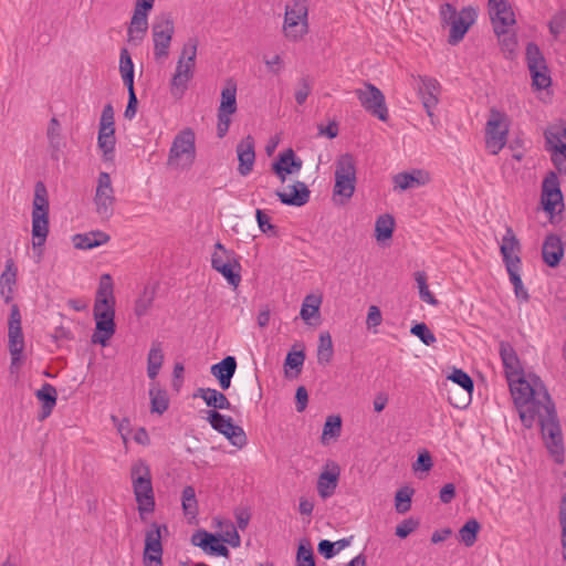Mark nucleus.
<instances>
[{
    "mask_svg": "<svg viewBox=\"0 0 566 566\" xmlns=\"http://www.w3.org/2000/svg\"><path fill=\"white\" fill-rule=\"evenodd\" d=\"M513 402L525 428H532L536 413L551 415L552 398L537 376L525 375L507 381Z\"/></svg>",
    "mask_w": 566,
    "mask_h": 566,
    "instance_id": "obj_1",
    "label": "nucleus"
},
{
    "mask_svg": "<svg viewBox=\"0 0 566 566\" xmlns=\"http://www.w3.org/2000/svg\"><path fill=\"white\" fill-rule=\"evenodd\" d=\"M49 233V201L46 189L42 182H38L34 189L32 210V247L38 261L43 254V245Z\"/></svg>",
    "mask_w": 566,
    "mask_h": 566,
    "instance_id": "obj_2",
    "label": "nucleus"
},
{
    "mask_svg": "<svg viewBox=\"0 0 566 566\" xmlns=\"http://www.w3.org/2000/svg\"><path fill=\"white\" fill-rule=\"evenodd\" d=\"M130 478L138 512L143 518L144 514L151 513L155 509L151 473L148 464L143 460L136 461L132 465Z\"/></svg>",
    "mask_w": 566,
    "mask_h": 566,
    "instance_id": "obj_3",
    "label": "nucleus"
},
{
    "mask_svg": "<svg viewBox=\"0 0 566 566\" xmlns=\"http://www.w3.org/2000/svg\"><path fill=\"white\" fill-rule=\"evenodd\" d=\"M356 189V161L353 155H340L335 163L334 200L339 205L347 202Z\"/></svg>",
    "mask_w": 566,
    "mask_h": 566,
    "instance_id": "obj_4",
    "label": "nucleus"
},
{
    "mask_svg": "<svg viewBox=\"0 0 566 566\" xmlns=\"http://www.w3.org/2000/svg\"><path fill=\"white\" fill-rule=\"evenodd\" d=\"M196 159V137L190 128L179 132L169 149L167 164L176 169H189Z\"/></svg>",
    "mask_w": 566,
    "mask_h": 566,
    "instance_id": "obj_5",
    "label": "nucleus"
},
{
    "mask_svg": "<svg viewBox=\"0 0 566 566\" xmlns=\"http://www.w3.org/2000/svg\"><path fill=\"white\" fill-rule=\"evenodd\" d=\"M308 8L305 0H292L285 6L283 32L286 39L296 42L308 32Z\"/></svg>",
    "mask_w": 566,
    "mask_h": 566,
    "instance_id": "obj_6",
    "label": "nucleus"
},
{
    "mask_svg": "<svg viewBox=\"0 0 566 566\" xmlns=\"http://www.w3.org/2000/svg\"><path fill=\"white\" fill-rule=\"evenodd\" d=\"M545 149L551 153V159L556 169L566 175V123L549 125L545 132Z\"/></svg>",
    "mask_w": 566,
    "mask_h": 566,
    "instance_id": "obj_7",
    "label": "nucleus"
},
{
    "mask_svg": "<svg viewBox=\"0 0 566 566\" xmlns=\"http://www.w3.org/2000/svg\"><path fill=\"white\" fill-rule=\"evenodd\" d=\"M21 313L17 304L11 305L10 315L8 319V343L9 352L11 355L10 370L14 373L19 368L24 349V337L21 326Z\"/></svg>",
    "mask_w": 566,
    "mask_h": 566,
    "instance_id": "obj_8",
    "label": "nucleus"
},
{
    "mask_svg": "<svg viewBox=\"0 0 566 566\" xmlns=\"http://www.w3.org/2000/svg\"><path fill=\"white\" fill-rule=\"evenodd\" d=\"M509 124L506 115L492 109L485 127V146L490 154H499L506 145Z\"/></svg>",
    "mask_w": 566,
    "mask_h": 566,
    "instance_id": "obj_9",
    "label": "nucleus"
},
{
    "mask_svg": "<svg viewBox=\"0 0 566 566\" xmlns=\"http://www.w3.org/2000/svg\"><path fill=\"white\" fill-rule=\"evenodd\" d=\"M541 424L543 437L546 440L548 451L555 457L557 463L564 461V447L560 428L556 421L555 406L551 415L536 413V420Z\"/></svg>",
    "mask_w": 566,
    "mask_h": 566,
    "instance_id": "obj_10",
    "label": "nucleus"
},
{
    "mask_svg": "<svg viewBox=\"0 0 566 566\" xmlns=\"http://www.w3.org/2000/svg\"><path fill=\"white\" fill-rule=\"evenodd\" d=\"M526 62L532 77V85L536 90H545L551 86L552 78L546 64V60L535 43H528L526 46Z\"/></svg>",
    "mask_w": 566,
    "mask_h": 566,
    "instance_id": "obj_11",
    "label": "nucleus"
},
{
    "mask_svg": "<svg viewBox=\"0 0 566 566\" xmlns=\"http://www.w3.org/2000/svg\"><path fill=\"white\" fill-rule=\"evenodd\" d=\"M174 32V21L169 15L163 14L154 21L151 25V34L154 42V56L157 61L168 57Z\"/></svg>",
    "mask_w": 566,
    "mask_h": 566,
    "instance_id": "obj_12",
    "label": "nucleus"
},
{
    "mask_svg": "<svg viewBox=\"0 0 566 566\" xmlns=\"http://www.w3.org/2000/svg\"><path fill=\"white\" fill-rule=\"evenodd\" d=\"M355 95L365 111L382 122L387 120L388 109L385 96L378 87L371 83H365L361 88L355 90Z\"/></svg>",
    "mask_w": 566,
    "mask_h": 566,
    "instance_id": "obj_13",
    "label": "nucleus"
},
{
    "mask_svg": "<svg viewBox=\"0 0 566 566\" xmlns=\"http://www.w3.org/2000/svg\"><path fill=\"white\" fill-rule=\"evenodd\" d=\"M207 420L210 426L223 434L232 446L242 448L247 444V436L244 430L233 423V420L229 416H224L217 410H209Z\"/></svg>",
    "mask_w": 566,
    "mask_h": 566,
    "instance_id": "obj_14",
    "label": "nucleus"
},
{
    "mask_svg": "<svg viewBox=\"0 0 566 566\" xmlns=\"http://www.w3.org/2000/svg\"><path fill=\"white\" fill-rule=\"evenodd\" d=\"M114 188L108 172L102 171L97 178L94 196V205L97 214L103 219H109L114 213Z\"/></svg>",
    "mask_w": 566,
    "mask_h": 566,
    "instance_id": "obj_15",
    "label": "nucleus"
},
{
    "mask_svg": "<svg viewBox=\"0 0 566 566\" xmlns=\"http://www.w3.org/2000/svg\"><path fill=\"white\" fill-rule=\"evenodd\" d=\"M114 305H94L96 331L92 335V343L105 346L115 333Z\"/></svg>",
    "mask_w": 566,
    "mask_h": 566,
    "instance_id": "obj_16",
    "label": "nucleus"
},
{
    "mask_svg": "<svg viewBox=\"0 0 566 566\" xmlns=\"http://www.w3.org/2000/svg\"><path fill=\"white\" fill-rule=\"evenodd\" d=\"M161 531L167 532V526L153 523L145 534V548L143 556L145 566H153V564H155V566H161Z\"/></svg>",
    "mask_w": 566,
    "mask_h": 566,
    "instance_id": "obj_17",
    "label": "nucleus"
},
{
    "mask_svg": "<svg viewBox=\"0 0 566 566\" xmlns=\"http://www.w3.org/2000/svg\"><path fill=\"white\" fill-rule=\"evenodd\" d=\"M489 13L497 36L505 34L509 27L515 23L514 12L506 0H489Z\"/></svg>",
    "mask_w": 566,
    "mask_h": 566,
    "instance_id": "obj_18",
    "label": "nucleus"
},
{
    "mask_svg": "<svg viewBox=\"0 0 566 566\" xmlns=\"http://www.w3.org/2000/svg\"><path fill=\"white\" fill-rule=\"evenodd\" d=\"M417 88L428 116L432 118L441 93L439 82L433 77L418 76Z\"/></svg>",
    "mask_w": 566,
    "mask_h": 566,
    "instance_id": "obj_19",
    "label": "nucleus"
},
{
    "mask_svg": "<svg viewBox=\"0 0 566 566\" xmlns=\"http://www.w3.org/2000/svg\"><path fill=\"white\" fill-rule=\"evenodd\" d=\"M195 69L196 64L178 59L170 81V93L174 97H182L188 88V83L193 77Z\"/></svg>",
    "mask_w": 566,
    "mask_h": 566,
    "instance_id": "obj_20",
    "label": "nucleus"
},
{
    "mask_svg": "<svg viewBox=\"0 0 566 566\" xmlns=\"http://www.w3.org/2000/svg\"><path fill=\"white\" fill-rule=\"evenodd\" d=\"M302 160L296 157L293 149L289 148L279 154L277 159L272 164V170L281 182L286 180L287 175L297 174L302 169Z\"/></svg>",
    "mask_w": 566,
    "mask_h": 566,
    "instance_id": "obj_21",
    "label": "nucleus"
},
{
    "mask_svg": "<svg viewBox=\"0 0 566 566\" xmlns=\"http://www.w3.org/2000/svg\"><path fill=\"white\" fill-rule=\"evenodd\" d=\"M500 356L507 381L525 375L522 363L514 347L509 342L500 343Z\"/></svg>",
    "mask_w": 566,
    "mask_h": 566,
    "instance_id": "obj_22",
    "label": "nucleus"
},
{
    "mask_svg": "<svg viewBox=\"0 0 566 566\" xmlns=\"http://www.w3.org/2000/svg\"><path fill=\"white\" fill-rule=\"evenodd\" d=\"M191 543L195 546L202 548V551L209 555L222 557L229 556V549L221 543V539L207 531L200 530L193 533L191 536Z\"/></svg>",
    "mask_w": 566,
    "mask_h": 566,
    "instance_id": "obj_23",
    "label": "nucleus"
},
{
    "mask_svg": "<svg viewBox=\"0 0 566 566\" xmlns=\"http://www.w3.org/2000/svg\"><path fill=\"white\" fill-rule=\"evenodd\" d=\"M237 155L239 160L238 172L245 177L252 171L255 161L254 139L251 135L244 137L237 145Z\"/></svg>",
    "mask_w": 566,
    "mask_h": 566,
    "instance_id": "obj_24",
    "label": "nucleus"
},
{
    "mask_svg": "<svg viewBox=\"0 0 566 566\" xmlns=\"http://www.w3.org/2000/svg\"><path fill=\"white\" fill-rule=\"evenodd\" d=\"M563 195L559 189L557 176L551 172L543 181L542 203L547 212L556 211L558 205H562Z\"/></svg>",
    "mask_w": 566,
    "mask_h": 566,
    "instance_id": "obj_25",
    "label": "nucleus"
},
{
    "mask_svg": "<svg viewBox=\"0 0 566 566\" xmlns=\"http://www.w3.org/2000/svg\"><path fill=\"white\" fill-rule=\"evenodd\" d=\"M474 20L475 11L472 8L462 9L457 19L450 23L449 43L452 45L459 43Z\"/></svg>",
    "mask_w": 566,
    "mask_h": 566,
    "instance_id": "obj_26",
    "label": "nucleus"
},
{
    "mask_svg": "<svg viewBox=\"0 0 566 566\" xmlns=\"http://www.w3.org/2000/svg\"><path fill=\"white\" fill-rule=\"evenodd\" d=\"M287 189L289 191H276V196L283 205L302 207L308 202L311 191L303 181H295Z\"/></svg>",
    "mask_w": 566,
    "mask_h": 566,
    "instance_id": "obj_27",
    "label": "nucleus"
},
{
    "mask_svg": "<svg viewBox=\"0 0 566 566\" xmlns=\"http://www.w3.org/2000/svg\"><path fill=\"white\" fill-rule=\"evenodd\" d=\"M543 261L551 268L557 266L564 256V244L557 234H548L542 247Z\"/></svg>",
    "mask_w": 566,
    "mask_h": 566,
    "instance_id": "obj_28",
    "label": "nucleus"
},
{
    "mask_svg": "<svg viewBox=\"0 0 566 566\" xmlns=\"http://www.w3.org/2000/svg\"><path fill=\"white\" fill-rule=\"evenodd\" d=\"M520 250L521 245L516 235L511 228H507L500 247V252L505 268L509 265L522 264L521 258L517 255Z\"/></svg>",
    "mask_w": 566,
    "mask_h": 566,
    "instance_id": "obj_29",
    "label": "nucleus"
},
{
    "mask_svg": "<svg viewBox=\"0 0 566 566\" xmlns=\"http://www.w3.org/2000/svg\"><path fill=\"white\" fill-rule=\"evenodd\" d=\"M339 473V467L333 463L331 467L326 465V469L319 474L317 480V492L323 500L331 497L335 493Z\"/></svg>",
    "mask_w": 566,
    "mask_h": 566,
    "instance_id": "obj_30",
    "label": "nucleus"
},
{
    "mask_svg": "<svg viewBox=\"0 0 566 566\" xmlns=\"http://www.w3.org/2000/svg\"><path fill=\"white\" fill-rule=\"evenodd\" d=\"M237 370V360L233 356H227L221 361L211 366L210 371L214 376L222 390L230 388L231 379Z\"/></svg>",
    "mask_w": 566,
    "mask_h": 566,
    "instance_id": "obj_31",
    "label": "nucleus"
},
{
    "mask_svg": "<svg viewBox=\"0 0 566 566\" xmlns=\"http://www.w3.org/2000/svg\"><path fill=\"white\" fill-rule=\"evenodd\" d=\"M428 180V175L418 169L410 172H399L392 178L394 189L399 191L418 188L426 185Z\"/></svg>",
    "mask_w": 566,
    "mask_h": 566,
    "instance_id": "obj_32",
    "label": "nucleus"
},
{
    "mask_svg": "<svg viewBox=\"0 0 566 566\" xmlns=\"http://www.w3.org/2000/svg\"><path fill=\"white\" fill-rule=\"evenodd\" d=\"M46 137L51 149V157L55 160H59L60 153L65 146V142L62 136L61 124L56 117L51 118L46 129Z\"/></svg>",
    "mask_w": 566,
    "mask_h": 566,
    "instance_id": "obj_33",
    "label": "nucleus"
},
{
    "mask_svg": "<svg viewBox=\"0 0 566 566\" xmlns=\"http://www.w3.org/2000/svg\"><path fill=\"white\" fill-rule=\"evenodd\" d=\"M195 398H201L208 407L217 409H230L231 403L227 396L213 388H198Z\"/></svg>",
    "mask_w": 566,
    "mask_h": 566,
    "instance_id": "obj_34",
    "label": "nucleus"
},
{
    "mask_svg": "<svg viewBox=\"0 0 566 566\" xmlns=\"http://www.w3.org/2000/svg\"><path fill=\"white\" fill-rule=\"evenodd\" d=\"M148 30V14L146 12L134 11L128 28V41L138 44L144 39Z\"/></svg>",
    "mask_w": 566,
    "mask_h": 566,
    "instance_id": "obj_35",
    "label": "nucleus"
},
{
    "mask_svg": "<svg viewBox=\"0 0 566 566\" xmlns=\"http://www.w3.org/2000/svg\"><path fill=\"white\" fill-rule=\"evenodd\" d=\"M109 235L102 231H92L84 234H75L72 239L76 249L90 250L108 242Z\"/></svg>",
    "mask_w": 566,
    "mask_h": 566,
    "instance_id": "obj_36",
    "label": "nucleus"
},
{
    "mask_svg": "<svg viewBox=\"0 0 566 566\" xmlns=\"http://www.w3.org/2000/svg\"><path fill=\"white\" fill-rule=\"evenodd\" d=\"M157 294V284H147L135 301L134 313L137 317L148 314Z\"/></svg>",
    "mask_w": 566,
    "mask_h": 566,
    "instance_id": "obj_37",
    "label": "nucleus"
},
{
    "mask_svg": "<svg viewBox=\"0 0 566 566\" xmlns=\"http://www.w3.org/2000/svg\"><path fill=\"white\" fill-rule=\"evenodd\" d=\"M36 398L42 402L40 419L48 418L56 405L57 392L51 384H43L35 392Z\"/></svg>",
    "mask_w": 566,
    "mask_h": 566,
    "instance_id": "obj_38",
    "label": "nucleus"
},
{
    "mask_svg": "<svg viewBox=\"0 0 566 566\" xmlns=\"http://www.w3.org/2000/svg\"><path fill=\"white\" fill-rule=\"evenodd\" d=\"M98 148L103 151V159L111 161L114 159L115 151V128L114 127H99L97 137Z\"/></svg>",
    "mask_w": 566,
    "mask_h": 566,
    "instance_id": "obj_39",
    "label": "nucleus"
},
{
    "mask_svg": "<svg viewBox=\"0 0 566 566\" xmlns=\"http://www.w3.org/2000/svg\"><path fill=\"white\" fill-rule=\"evenodd\" d=\"M237 112V84L229 80L221 91V102L218 113L232 115Z\"/></svg>",
    "mask_w": 566,
    "mask_h": 566,
    "instance_id": "obj_40",
    "label": "nucleus"
},
{
    "mask_svg": "<svg viewBox=\"0 0 566 566\" xmlns=\"http://www.w3.org/2000/svg\"><path fill=\"white\" fill-rule=\"evenodd\" d=\"M164 363V353L160 342H153L147 356V375L151 380L158 376Z\"/></svg>",
    "mask_w": 566,
    "mask_h": 566,
    "instance_id": "obj_41",
    "label": "nucleus"
},
{
    "mask_svg": "<svg viewBox=\"0 0 566 566\" xmlns=\"http://www.w3.org/2000/svg\"><path fill=\"white\" fill-rule=\"evenodd\" d=\"M94 305H114L113 280L109 274L101 276Z\"/></svg>",
    "mask_w": 566,
    "mask_h": 566,
    "instance_id": "obj_42",
    "label": "nucleus"
},
{
    "mask_svg": "<svg viewBox=\"0 0 566 566\" xmlns=\"http://www.w3.org/2000/svg\"><path fill=\"white\" fill-rule=\"evenodd\" d=\"M334 355L332 336L328 332H322L318 337L317 346V363L319 365H327L331 363Z\"/></svg>",
    "mask_w": 566,
    "mask_h": 566,
    "instance_id": "obj_43",
    "label": "nucleus"
},
{
    "mask_svg": "<svg viewBox=\"0 0 566 566\" xmlns=\"http://www.w3.org/2000/svg\"><path fill=\"white\" fill-rule=\"evenodd\" d=\"M149 396L151 402V412L161 415L168 409L169 401L167 392L164 389H160L156 382L150 385Z\"/></svg>",
    "mask_w": 566,
    "mask_h": 566,
    "instance_id": "obj_44",
    "label": "nucleus"
},
{
    "mask_svg": "<svg viewBox=\"0 0 566 566\" xmlns=\"http://www.w3.org/2000/svg\"><path fill=\"white\" fill-rule=\"evenodd\" d=\"M181 506L186 516L195 518L198 513V501L193 486L187 485L181 493Z\"/></svg>",
    "mask_w": 566,
    "mask_h": 566,
    "instance_id": "obj_45",
    "label": "nucleus"
},
{
    "mask_svg": "<svg viewBox=\"0 0 566 566\" xmlns=\"http://www.w3.org/2000/svg\"><path fill=\"white\" fill-rule=\"evenodd\" d=\"M217 272L221 273L228 283L237 289L241 282V264L239 261H234L228 264H222L214 268Z\"/></svg>",
    "mask_w": 566,
    "mask_h": 566,
    "instance_id": "obj_46",
    "label": "nucleus"
},
{
    "mask_svg": "<svg viewBox=\"0 0 566 566\" xmlns=\"http://www.w3.org/2000/svg\"><path fill=\"white\" fill-rule=\"evenodd\" d=\"M480 528V523L475 518H470L459 531L460 541L467 547L473 546Z\"/></svg>",
    "mask_w": 566,
    "mask_h": 566,
    "instance_id": "obj_47",
    "label": "nucleus"
},
{
    "mask_svg": "<svg viewBox=\"0 0 566 566\" xmlns=\"http://www.w3.org/2000/svg\"><path fill=\"white\" fill-rule=\"evenodd\" d=\"M321 303L322 301L318 296L307 295L303 301L300 312L302 319L307 323L311 318L318 316Z\"/></svg>",
    "mask_w": 566,
    "mask_h": 566,
    "instance_id": "obj_48",
    "label": "nucleus"
},
{
    "mask_svg": "<svg viewBox=\"0 0 566 566\" xmlns=\"http://www.w3.org/2000/svg\"><path fill=\"white\" fill-rule=\"evenodd\" d=\"M342 419L339 416H328L323 427L322 442L326 443L329 439H336L340 436Z\"/></svg>",
    "mask_w": 566,
    "mask_h": 566,
    "instance_id": "obj_49",
    "label": "nucleus"
},
{
    "mask_svg": "<svg viewBox=\"0 0 566 566\" xmlns=\"http://www.w3.org/2000/svg\"><path fill=\"white\" fill-rule=\"evenodd\" d=\"M234 261H238L235 253L231 250H227L220 242H217L214 252L211 255L212 269Z\"/></svg>",
    "mask_w": 566,
    "mask_h": 566,
    "instance_id": "obj_50",
    "label": "nucleus"
},
{
    "mask_svg": "<svg viewBox=\"0 0 566 566\" xmlns=\"http://www.w3.org/2000/svg\"><path fill=\"white\" fill-rule=\"evenodd\" d=\"M395 221L389 214L380 216L376 220L375 232L377 240H386L391 238L394 232Z\"/></svg>",
    "mask_w": 566,
    "mask_h": 566,
    "instance_id": "obj_51",
    "label": "nucleus"
},
{
    "mask_svg": "<svg viewBox=\"0 0 566 566\" xmlns=\"http://www.w3.org/2000/svg\"><path fill=\"white\" fill-rule=\"evenodd\" d=\"M415 280L418 286L420 298L428 304L438 305V300L434 297V295L430 292L428 287L427 274L422 271H418L415 273Z\"/></svg>",
    "mask_w": 566,
    "mask_h": 566,
    "instance_id": "obj_52",
    "label": "nucleus"
},
{
    "mask_svg": "<svg viewBox=\"0 0 566 566\" xmlns=\"http://www.w3.org/2000/svg\"><path fill=\"white\" fill-rule=\"evenodd\" d=\"M413 494V490L405 486L397 491L395 495V507L398 513H406L410 510L411 506V496Z\"/></svg>",
    "mask_w": 566,
    "mask_h": 566,
    "instance_id": "obj_53",
    "label": "nucleus"
},
{
    "mask_svg": "<svg viewBox=\"0 0 566 566\" xmlns=\"http://www.w3.org/2000/svg\"><path fill=\"white\" fill-rule=\"evenodd\" d=\"M448 379L459 385L469 396H471L474 389V382L465 371L462 369H454L451 375L448 376Z\"/></svg>",
    "mask_w": 566,
    "mask_h": 566,
    "instance_id": "obj_54",
    "label": "nucleus"
},
{
    "mask_svg": "<svg viewBox=\"0 0 566 566\" xmlns=\"http://www.w3.org/2000/svg\"><path fill=\"white\" fill-rule=\"evenodd\" d=\"M198 45H199V41L197 38H195V36L189 38L184 43L178 59L196 64Z\"/></svg>",
    "mask_w": 566,
    "mask_h": 566,
    "instance_id": "obj_55",
    "label": "nucleus"
},
{
    "mask_svg": "<svg viewBox=\"0 0 566 566\" xmlns=\"http://www.w3.org/2000/svg\"><path fill=\"white\" fill-rule=\"evenodd\" d=\"M548 29L553 38L558 39L566 30V11L556 12L548 22Z\"/></svg>",
    "mask_w": 566,
    "mask_h": 566,
    "instance_id": "obj_56",
    "label": "nucleus"
},
{
    "mask_svg": "<svg viewBox=\"0 0 566 566\" xmlns=\"http://www.w3.org/2000/svg\"><path fill=\"white\" fill-rule=\"evenodd\" d=\"M297 566H315L314 553L311 545L301 543L296 554Z\"/></svg>",
    "mask_w": 566,
    "mask_h": 566,
    "instance_id": "obj_57",
    "label": "nucleus"
},
{
    "mask_svg": "<svg viewBox=\"0 0 566 566\" xmlns=\"http://www.w3.org/2000/svg\"><path fill=\"white\" fill-rule=\"evenodd\" d=\"M411 334L420 338V340L430 346L436 342L434 334L429 329V327L424 323H418L413 325L410 329Z\"/></svg>",
    "mask_w": 566,
    "mask_h": 566,
    "instance_id": "obj_58",
    "label": "nucleus"
},
{
    "mask_svg": "<svg viewBox=\"0 0 566 566\" xmlns=\"http://www.w3.org/2000/svg\"><path fill=\"white\" fill-rule=\"evenodd\" d=\"M17 281V270L12 260L6 263V270L0 275V287H13Z\"/></svg>",
    "mask_w": 566,
    "mask_h": 566,
    "instance_id": "obj_59",
    "label": "nucleus"
},
{
    "mask_svg": "<svg viewBox=\"0 0 566 566\" xmlns=\"http://www.w3.org/2000/svg\"><path fill=\"white\" fill-rule=\"evenodd\" d=\"M258 226L262 233L275 237L277 235L276 227L270 222V217L261 209L255 211Z\"/></svg>",
    "mask_w": 566,
    "mask_h": 566,
    "instance_id": "obj_60",
    "label": "nucleus"
},
{
    "mask_svg": "<svg viewBox=\"0 0 566 566\" xmlns=\"http://www.w3.org/2000/svg\"><path fill=\"white\" fill-rule=\"evenodd\" d=\"M312 91V85L307 77H302L295 90V101L298 105H303Z\"/></svg>",
    "mask_w": 566,
    "mask_h": 566,
    "instance_id": "obj_61",
    "label": "nucleus"
},
{
    "mask_svg": "<svg viewBox=\"0 0 566 566\" xmlns=\"http://www.w3.org/2000/svg\"><path fill=\"white\" fill-rule=\"evenodd\" d=\"M120 76L134 74V63L127 49H122L119 54Z\"/></svg>",
    "mask_w": 566,
    "mask_h": 566,
    "instance_id": "obj_62",
    "label": "nucleus"
},
{
    "mask_svg": "<svg viewBox=\"0 0 566 566\" xmlns=\"http://www.w3.org/2000/svg\"><path fill=\"white\" fill-rule=\"evenodd\" d=\"M222 541L228 543L232 547L240 546L241 538L237 531V527L232 523L227 524L226 530L222 531Z\"/></svg>",
    "mask_w": 566,
    "mask_h": 566,
    "instance_id": "obj_63",
    "label": "nucleus"
},
{
    "mask_svg": "<svg viewBox=\"0 0 566 566\" xmlns=\"http://www.w3.org/2000/svg\"><path fill=\"white\" fill-rule=\"evenodd\" d=\"M305 360V354L300 352H291L286 355L285 366L300 370Z\"/></svg>",
    "mask_w": 566,
    "mask_h": 566,
    "instance_id": "obj_64",
    "label": "nucleus"
}]
</instances>
